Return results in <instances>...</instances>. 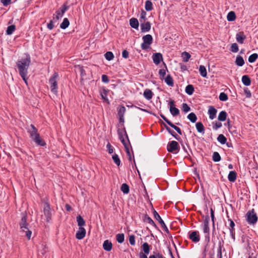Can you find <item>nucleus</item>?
<instances>
[{
    "mask_svg": "<svg viewBox=\"0 0 258 258\" xmlns=\"http://www.w3.org/2000/svg\"><path fill=\"white\" fill-rule=\"evenodd\" d=\"M217 112V109L213 106H211V120L216 117Z\"/></svg>",
    "mask_w": 258,
    "mask_h": 258,
    "instance_id": "nucleus-41",
    "label": "nucleus"
},
{
    "mask_svg": "<svg viewBox=\"0 0 258 258\" xmlns=\"http://www.w3.org/2000/svg\"><path fill=\"white\" fill-rule=\"evenodd\" d=\"M107 91L106 90H104L101 93V96L102 99L107 103H109V101L107 98Z\"/></svg>",
    "mask_w": 258,
    "mask_h": 258,
    "instance_id": "nucleus-46",
    "label": "nucleus"
},
{
    "mask_svg": "<svg viewBox=\"0 0 258 258\" xmlns=\"http://www.w3.org/2000/svg\"><path fill=\"white\" fill-rule=\"evenodd\" d=\"M187 118L192 122H195L197 119L196 114L193 112H191L188 115Z\"/></svg>",
    "mask_w": 258,
    "mask_h": 258,
    "instance_id": "nucleus-38",
    "label": "nucleus"
},
{
    "mask_svg": "<svg viewBox=\"0 0 258 258\" xmlns=\"http://www.w3.org/2000/svg\"><path fill=\"white\" fill-rule=\"evenodd\" d=\"M246 38V37L243 32L237 33L236 34V40L237 42L240 44H243Z\"/></svg>",
    "mask_w": 258,
    "mask_h": 258,
    "instance_id": "nucleus-17",
    "label": "nucleus"
},
{
    "mask_svg": "<svg viewBox=\"0 0 258 258\" xmlns=\"http://www.w3.org/2000/svg\"><path fill=\"white\" fill-rule=\"evenodd\" d=\"M105 57L108 60H112L114 57V55L111 51H108L105 54Z\"/></svg>",
    "mask_w": 258,
    "mask_h": 258,
    "instance_id": "nucleus-48",
    "label": "nucleus"
},
{
    "mask_svg": "<svg viewBox=\"0 0 258 258\" xmlns=\"http://www.w3.org/2000/svg\"><path fill=\"white\" fill-rule=\"evenodd\" d=\"M194 91L193 86L191 85H188L186 87L185 92L188 95H191Z\"/></svg>",
    "mask_w": 258,
    "mask_h": 258,
    "instance_id": "nucleus-39",
    "label": "nucleus"
},
{
    "mask_svg": "<svg viewBox=\"0 0 258 258\" xmlns=\"http://www.w3.org/2000/svg\"><path fill=\"white\" fill-rule=\"evenodd\" d=\"M77 221L79 227H82L85 224V221L80 215L77 217Z\"/></svg>",
    "mask_w": 258,
    "mask_h": 258,
    "instance_id": "nucleus-32",
    "label": "nucleus"
},
{
    "mask_svg": "<svg viewBox=\"0 0 258 258\" xmlns=\"http://www.w3.org/2000/svg\"><path fill=\"white\" fill-rule=\"evenodd\" d=\"M237 174L234 171H231L229 172L228 175V179L230 182H234L236 179Z\"/></svg>",
    "mask_w": 258,
    "mask_h": 258,
    "instance_id": "nucleus-22",
    "label": "nucleus"
},
{
    "mask_svg": "<svg viewBox=\"0 0 258 258\" xmlns=\"http://www.w3.org/2000/svg\"><path fill=\"white\" fill-rule=\"evenodd\" d=\"M86 230L83 227H79L76 233V238L78 239H82L86 235Z\"/></svg>",
    "mask_w": 258,
    "mask_h": 258,
    "instance_id": "nucleus-16",
    "label": "nucleus"
},
{
    "mask_svg": "<svg viewBox=\"0 0 258 258\" xmlns=\"http://www.w3.org/2000/svg\"><path fill=\"white\" fill-rule=\"evenodd\" d=\"M121 190L124 194H127L129 192L130 188L128 185L126 183H123L121 186Z\"/></svg>",
    "mask_w": 258,
    "mask_h": 258,
    "instance_id": "nucleus-34",
    "label": "nucleus"
},
{
    "mask_svg": "<svg viewBox=\"0 0 258 258\" xmlns=\"http://www.w3.org/2000/svg\"><path fill=\"white\" fill-rule=\"evenodd\" d=\"M76 68L78 69L79 71L81 73V75L82 77H83L85 75V71L82 67L78 66L76 67Z\"/></svg>",
    "mask_w": 258,
    "mask_h": 258,
    "instance_id": "nucleus-58",
    "label": "nucleus"
},
{
    "mask_svg": "<svg viewBox=\"0 0 258 258\" xmlns=\"http://www.w3.org/2000/svg\"><path fill=\"white\" fill-rule=\"evenodd\" d=\"M227 113L225 111H221L219 114L218 119L220 121H224L226 119Z\"/></svg>",
    "mask_w": 258,
    "mask_h": 258,
    "instance_id": "nucleus-27",
    "label": "nucleus"
},
{
    "mask_svg": "<svg viewBox=\"0 0 258 258\" xmlns=\"http://www.w3.org/2000/svg\"><path fill=\"white\" fill-rule=\"evenodd\" d=\"M169 125L170 126H171L172 128H173L175 131H177V132L180 135L181 134V131L180 130V129L176 126V125H174L171 122H169Z\"/></svg>",
    "mask_w": 258,
    "mask_h": 258,
    "instance_id": "nucleus-55",
    "label": "nucleus"
},
{
    "mask_svg": "<svg viewBox=\"0 0 258 258\" xmlns=\"http://www.w3.org/2000/svg\"><path fill=\"white\" fill-rule=\"evenodd\" d=\"M107 149H108V152L110 153V154H112L113 152V148L112 147V146H111V145L110 144H108L107 145Z\"/></svg>",
    "mask_w": 258,
    "mask_h": 258,
    "instance_id": "nucleus-62",
    "label": "nucleus"
},
{
    "mask_svg": "<svg viewBox=\"0 0 258 258\" xmlns=\"http://www.w3.org/2000/svg\"><path fill=\"white\" fill-rule=\"evenodd\" d=\"M58 74L55 73L53 76L49 79V83H50L51 91L55 94H56L57 91V81L56 78L58 77Z\"/></svg>",
    "mask_w": 258,
    "mask_h": 258,
    "instance_id": "nucleus-9",
    "label": "nucleus"
},
{
    "mask_svg": "<svg viewBox=\"0 0 258 258\" xmlns=\"http://www.w3.org/2000/svg\"><path fill=\"white\" fill-rule=\"evenodd\" d=\"M70 25V22L68 18H64L60 24V27L62 29H66Z\"/></svg>",
    "mask_w": 258,
    "mask_h": 258,
    "instance_id": "nucleus-29",
    "label": "nucleus"
},
{
    "mask_svg": "<svg viewBox=\"0 0 258 258\" xmlns=\"http://www.w3.org/2000/svg\"><path fill=\"white\" fill-rule=\"evenodd\" d=\"M143 43L141 45L143 49H147L150 48V45L153 41L152 36L150 34H147L143 37Z\"/></svg>",
    "mask_w": 258,
    "mask_h": 258,
    "instance_id": "nucleus-7",
    "label": "nucleus"
},
{
    "mask_svg": "<svg viewBox=\"0 0 258 258\" xmlns=\"http://www.w3.org/2000/svg\"><path fill=\"white\" fill-rule=\"evenodd\" d=\"M236 19V15L234 12L230 11L228 13L227 19L228 21H233Z\"/></svg>",
    "mask_w": 258,
    "mask_h": 258,
    "instance_id": "nucleus-28",
    "label": "nucleus"
},
{
    "mask_svg": "<svg viewBox=\"0 0 258 258\" xmlns=\"http://www.w3.org/2000/svg\"><path fill=\"white\" fill-rule=\"evenodd\" d=\"M11 0H1V3L5 6H6L11 3Z\"/></svg>",
    "mask_w": 258,
    "mask_h": 258,
    "instance_id": "nucleus-63",
    "label": "nucleus"
},
{
    "mask_svg": "<svg viewBox=\"0 0 258 258\" xmlns=\"http://www.w3.org/2000/svg\"><path fill=\"white\" fill-rule=\"evenodd\" d=\"M152 92L149 89H146L144 92V97L148 100H149L152 97Z\"/></svg>",
    "mask_w": 258,
    "mask_h": 258,
    "instance_id": "nucleus-30",
    "label": "nucleus"
},
{
    "mask_svg": "<svg viewBox=\"0 0 258 258\" xmlns=\"http://www.w3.org/2000/svg\"><path fill=\"white\" fill-rule=\"evenodd\" d=\"M16 27L14 25L9 26L7 29L6 33L8 35H11L15 30Z\"/></svg>",
    "mask_w": 258,
    "mask_h": 258,
    "instance_id": "nucleus-44",
    "label": "nucleus"
},
{
    "mask_svg": "<svg viewBox=\"0 0 258 258\" xmlns=\"http://www.w3.org/2000/svg\"><path fill=\"white\" fill-rule=\"evenodd\" d=\"M165 81L166 83L170 86H172L173 85V79L169 75L167 76L165 78Z\"/></svg>",
    "mask_w": 258,
    "mask_h": 258,
    "instance_id": "nucleus-42",
    "label": "nucleus"
},
{
    "mask_svg": "<svg viewBox=\"0 0 258 258\" xmlns=\"http://www.w3.org/2000/svg\"><path fill=\"white\" fill-rule=\"evenodd\" d=\"M112 244L108 240H106L104 241L103 244V248L105 250L109 251L111 250Z\"/></svg>",
    "mask_w": 258,
    "mask_h": 258,
    "instance_id": "nucleus-20",
    "label": "nucleus"
},
{
    "mask_svg": "<svg viewBox=\"0 0 258 258\" xmlns=\"http://www.w3.org/2000/svg\"><path fill=\"white\" fill-rule=\"evenodd\" d=\"M142 248L145 254H149L150 252V246L148 243L145 242L142 245Z\"/></svg>",
    "mask_w": 258,
    "mask_h": 258,
    "instance_id": "nucleus-35",
    "label": "nucleus"
},
{
    "mask_svg": "<svg viewBox=\"0 0 258 258\" xmlns=\"http://www.w3.org/2000/svg\"><path fill=\"white\" fill-rule=\"evenodd\" d=\"M228 124V130H229V131L231 133V134H236V131L234 129V127H232L230 124V122H229V120L228 119V121L227 123H225V125L226 124Z\"/></svg>",
    "mask_w": 258,
    "mask_h": 258,
    "instance_id": "nucleus-51",
    "label": "nucleus"
},
{
    "mask_svg": "<svg viewBox=\"0 0 258 258\" xmlns=\"http://www.w3.org/2000/svg\"><path fill=\"white\" fill-rule=\"evenodd\" d=\"M178 146V144L176 141H172L167 146V150L169 152L176 151Z\"/></svg>",
    "mask_w": 258,
    "mask_h": 258,
    "instance_id": "nucleus-19",
    "label": "nucleus"
},
{
    "mask_svg": "<svg viewBox=\"0 0 258 258\" xmlns=\"http://www.w3.org/2000/svg\"><path fill=\"white\" fill-rule=\"evenodd\" d=\"M245 219L250 225H254L257 223L258 217L253 209L247 211L245 214Z\"/></svg>",
    "mask_w": 258,
    "mask_h": 258,
    "instance_id": "nucleus-5",
    "label": "nucleus"
},
{
    "mask_svg": "<svg viewBox=\"0 0 258 258\" xmlns=\"http://www.w3.org/2000/svg\"><path fill=\"white\" fill-rule=\"evenodd\" d=\"M118 115L119 117L120 122H124V114L125 112V108L124 106H120L117 108Z\"/></svg>",
    "mask_w": 258,
    "mask_h": 258,
    "instance_id": "nucleus-14",
    "label": "nucleus"
},
{
    "mask_svg": "<svg viewBox=\"0 0 258 258\" xmlns=\"http://www.w3.org/2000/svg\"><path fill=\"white\" fill-rule=\"evenodd\" d=\"M238 50H239L238 46V45L237 44V43H232L231 46V47H230V50L232 52L235 53V52H237L238 51Z\"/></svg>",
    "mask_w": 258,
    "mask_h": 258,
    "instance_id": "nucleus-50",
    "label": "nucleus"
},
{
    "mask_svg": "<svg viewBox=\"0 0 258 258\" xmlns=\"http://www.w3.org/2000/svg\"><path fill=\"white\" fill-rule=\"evenodd\" d=\"M153 214H154V218L159 221V222L160 223L162 227L163 228V229H164V230L167 233H169V230L168 229V228L167 227V226H166L165 224L164 223V221H163V220L161 219V217L160 216V215L158 214V213L156 211H154L153 212Z\"/></svg>",
    "mask_w": 258,
    "mask_h": 258,
    "instance_id": "nucleus-10",
    "label": "nucleus"
},
{
    "mask_svg": "<svg viewBox=\"0 0 258 258\" xmlns=\"http://www.w3.org/2000/svg\"><path fill=\"white\" fill-rule=\"evenodd\" d=\"M204 213V214H203L202 216L203 223L201 225V227L203 230L204 233L205 234L206 241H207V244L205 246L204 251V254L205 255H206L207 252L209 251L208 242L209 241V218L207 209L205 210Z\"/></svg>",
    "mask_w": 258,
    "mask_h": 258,
    "instance_id": "nucleus-2",
    "label": "nucleus"
},
{
    "mask_svg": "<svg viewBox=\"0 0 258 258\" xmlns=\"http://www.w3.org/2000/svg\"><path fill=\"white\" fill-rule=\"evenodd\" d=\"M30 62V57L28 55L25 58H22L17 62V67L19 73L26 84H27L26 77L28 74V69Z\"/></svg>",
    "mask_w": 258,
    "mask_h": 258,
    "instance_id": "nucleus-1",
    "label": "nucleus"
},
{
    "mask_svg": "<svg viewBox=\"0 0 258 258\" xmlns=\"http://www.w3.org/2000/svg\"><path fill=\"white\" fill-rule=\"evenodd\" d=\"M144 221L145 222L148 223L150 225L155 226V224L153 220L149 216L146 215L144 217Z\"/></svg>",
    "mask_w": 258,
    "mask_h": 258,
    "instance_id": "nucleus-43",
    "label": "nucleus"
},
{
    "mask_svg": "<svg viewBox=\"0 0 258 258\" xmlns=\"http://www.w3.org/2000/svg\"><path fill=\"white\" fill-rule=\"evenodd\" d=\"M56 22L54 21V20H51L50 22L47 24V28L50 29V30H51L53 29V23H56Z\"/></svg>",
    "mask_w": 258,
    "mask_h": 258,
    "instance_id": "nucleus-61",
    "label": "nucleus"
},
{
    "mask_svg": "<svg viewBox=\"0 0 258 258\" xmlns=\"http://www.w3.org/2000/svg\"><path fill=\"white\" fill-rule=\"evenodd\" d=\"M169 105L170 111L172 115L173 116L177 115L179 113V110L174 106V102L173 100L169 102Z\"/></svg>",
    "mask_w": 258,
    "mask_h": 258,
    "instance_id": "nucleus-13",
    "label": "nucleus"
},
{
    "mask_svg": "<svg viewBox=\"0 0 258 258\" xmlns=\"http://www.w3.org/2000/svg\"><path fill=\"white\" fill-rule=\"evenodd\" d=\"M28 132L30 135L32 139L38 145L43 146L45 145V142L42 140L39 134L37 132V130L34 125H30V128H29Z\"/></svg>",
    "mask_w": 258,
    "mask_h": 258,
    "instance_id": "nucleus-3",
    "label": "nucleus"
},
{
    "mask_svg": "<svg viewBox=\"0 0 258 258\" xmlns=\"http://www.w3.org/2000/svg\"><path fill=\"white\" fill-rule=\"evenodd\" d=\"M119 139L124 146V148H125V151L126 152L127 156L128 158V160L129 161H132V157L131 153L130 152V145H128L127 143L125 142L124 139L123 138V137L122 136H120Z\"/></svg>",
    "mask_w": 258,
    "mask_h": 258,
    "instance_id": "nucleus-11",
    "label": "nucleus"
},
{
    "mask_svg": "<svg viewBox=\"0 0 258 258\" xmlns=\"http://www.w3.org/2000/svg\"><path fill=\"white\" fill-rule=\"evenodd\" d=\"M43 213L45 220L47 222H49L51 219L52 211L50 209L49 205L47 203H45L44 204Z\"/></svg>",
    "mask_w": 258,
    "mask_h": 258,
    "instance_id": "nucleus-8",
    "label": "nucleus"
},
{
    "mask_svg": "<svg viewBox=\"0 0 258 258\" xmlns=\"http://www.w3.org/2000/svg\"><path fill=\"white\" fill-rule=\"evenodd\" d=\"M213 161H220L221 160V156L220 154L217 152H214L213 155Z\"/></svg>",
    "mask_w": 258,
    "mask_h": 258,
    "instance_id": "nucleus-49",
    "label": "nucleus"
},
{
    "mask_svg": "<svg viewBox=\"0 0 258 258\" xmlns=\"http://www.w3.org/2000/svg\"><path fill=\"white\" fill-rule=\"evenodd\" d=\"M228 221L229 222V229L230 231V234L233 240L234 241L235 240V223L234 221L231 219H228Z\"/></svg>",
    "mask_w": 258,
    "mask_h": 258,
    "instance_id": "nucleus-12",
    "label": "nucleus"
},
{
    "mask_svg": "<svg viewBox=\"0 0 258 258\" xmlns=\"http://www.w3.org/2000/svg\"><path fill=\"white\" fill-rule=\"evenodd\" d=\"M244 92L246 98H250L251 96L250 91L247 88H244Z\"/></svg>",
    "mask_w": 258,
    "mask_h": 258,
    "instance_id": "nucleus-57",
    "label": "nucleus"
},
{
    "mask_svg": "<svg viewBox=\"0 0 258 258\" xmlns=\"http://www.w3.org/2000/svg\"><path fill=\"white\" fill-rule=\"evenodd\" d=\"M141 26L142 31L143 32H148L151 29V25L149 22H147L144 24H142Z\"/></svg>",
    "mask_w": 258,
    "mask_h": 258,
    "instance_id": "nucleus-24",
    "label": "nucleus"
},
{
    "mask_svg": "<svg viewBox=\"0 0 258 258\" xmlns=\"http://www.w3.org/2000/svg\"><path fill=\"white\" fill-rule=\"evenodd\" d=\"M28 224L27 222V217L25 215H23L22 217L21 221L20 223V229L22 232L25 233V236L28 239H30L31 236L32 232L28 228Z\"/></svg>",
    "mask_w": 258,
    "mask_h": 258,
    "instance_id": "nucleus-4",
    "label": "nucleus"
},
{
    "mask_svg": "<svg viewBox=\"0 0 258 258\" xmlns=\"http://www.w3.org/2000/svg\"><path fill=\"white\" fill-rule=\"evenodd\" d=\"M220 100L222 101H226L228 100V95L224 92H221L219 96Z\"/></svg>",
    "mask_w": 258,
    "mask_h": 258,
    "instance_id": "nucleus-45",
    "label": "nucleus"
},
{
    "mask_svg": "<svg viewBox=\"0 0 258 258\" xmlns=\"http://www.w3.org/2000/svg\"><path fill=\"white\" fill-rule=\"evenodd\" d=\"M199 71L202 76H203V77H205L207 76V71L204 66H200L199 68Z\"/></svg>",
    "mask_w": 258,
    "mask_h": 258,
    "instance_id": "nucleus-37",
    "label": "nucleus"
},
{
    "mask_svg": "<svg viewBox=\"0 0 258 258\" xmlns=\"http://www.w3.org/2000/svg\"><path fill=\"white\" fill-rule=\"evenodd\" d=\"M241 81L243 85L246 86H248L251 84V80L248 75H244L242 77Z\"/></svg>",
    "mask_w": 258,
    "mask_h": 258,
    "instance_id": "nucleus-21",
    "label": "nucleus"
},
{
    "mask_svg": "<svg viewBox=\"0 0 258 258\" xmlns=\"http://www.w3.org/2000/svg\"><path fill=\"white\" fill-rule=\"evenodd\" d=\"M130 24L132 27L137 29L139 27V22L136 18H132L130 20Z\"/></svg>",
    "mask_w": 258,
    "mask_h": 258,
    "instance_id": "nucleus-26",
    "label": "nucleus"
},
{
    "mask_svg": "<svg viewBox=\"0 0 258 258\" xmlns=\"http://www.w3.org/2000/svg\"><path fill=\"white\" fill-rule=\"evenodd\" d=\"M69 9V6L66 5H63L60 8V10H57L55 14L53 15V20L56 22L60 19L61 18L66 12V11Z\"/></svg>",
    "mask_w": 258,
    "mask_h": 258,
    "instance_id": "nucleus-6",
    "label": "nucleus"
},
{
    "mask_svg": "<svg viewBox=\"0 0 258 258\" xmlns=\"http://www.w3.org/2000/svg\"><path fill=\"white\" fill-rule=\"evenodd\" d=\"M258 58V54L257 53H253L251 54L248 58V60L250 63L254 62Z\"/></svg>",
    "mask_w": 258,
    "mask_h": 258,
    "instance_id": "nucleus-33",
    "label": "nucleus"
},
{
    "mask_svg": "<svg viewBox=\"0 0 258 258\" xmlns=\"http://www.w3.org/2000/svg\"><path fill=\"white\" fill-rule=\"evenodd\" d=\"M212 125L214 130H217L222 126V123L219 121H213L212 122Z\"/></svg>",
    "mask_w": 258,
    "mask_h": 258,
    "instance_id": "nucleus-40",
    "label": "nucleus"
},
{
    "mask_svg": "<svg viewBox=\"0 0 258 258\" xmlns=\"http://www.w3.org/2000/svg\"><path fill=\"white\" fill-rule=\"evenodd\" d=\"M129 242L130 244L132 245H134L135 244V237L134 235H132L130 236Z\"/></svg>",
    "mask_w": 258,
    "mask_h": 258,
    "instance_id": "nucleus-60",
    "label": "nucleus"
},
{
    "mask_svg": "<svg viewBox=\"0 0 258 258\" xmlns=\"http://www.w3.org/2000/svg\"><path fill=\"white\" fill-rule=\"evenodd\" d=\"M159 74L160 75V77L161 79H163L164 76L166 75V71L164 69H161L159 70Z\"/></svg>",
    "mask_w": 258,
    "mask_h": 258,
    "instance_id": "nucleus-59",
    "label": "nucleus"
},
{
    "mask_svg": "<svg viewBox=\"0 0 258 258\" xmlns=\"http://www.w3.org/2000/svg\"><path fill=\"white\" fill-rule=\"evenodd\" d=\"M116 237V240L118 242L121 243L123 242L124 239V236L123 234H117Z\"/></svg>",
    "mask_w": 258,
    "mask_h": 258,
    "instance_id": "nucleus-47",
    "label": "nucleus"
},
{
    "mask_svg": "<svg viewBox=\"0 0 258 258\" xmlns=\"http://www.w3.org/2000/svg\"><path fill=\"white\" fill-rule=\"evenodd\" d=\"M149 258H165L163 254L158 251H154Z\"/></svg>",
    "mask_w": 258,
    "mask_h": 258,
    "instance_id": "nucleus-25",
    "label": "nucleus"
},
{
    "mask_svg": "<svg viewBox=\"0 0 258 258\" xmlns=\"http://www.w3.org/2000/svg\"><path fill=\"white\" fill-rule=\"evenodd\" d=\"M102 80L103 82H105V83H108L109 82V80L108 79L107 76L105 75H102Z\"/></svg>",
    "mask_w": 258,
    "mask_h": 258,
    "instance_id": "nucleus-64",
    "label": "nucleus"
},
{
    "mask_svg": "<svg viewBox=\"0 0 258 258\" xmlns=\"http://www.w3.org/2000/svg\"><path fill=\"white\" fill-rule=\"evenodd\" d=\"M145 9L147 11H151L153 9V4L150 1H147L145 3Z\"/></svg>",
    "mask_w": 258,
    "mask_h": 258,
    "instance_id": "nucleus-36",
    "label": "nucleus"
},
{
    "mask_svg": "<svg viewBox=\"0 0 258 258\" xmlns=\"http://www.w3.org/2000/svg\"><path fill=\"white\" fill-rule=\"evenodd\" d=\"M211 220L213 222V233H214L215 231V221H214V211H213L212 209H211Z\"/></svg>",
    "mask_w": 258,
    "mask_h": 258,
    "instance_id": "nucleus-53",
    "label": "nucleus"
},
{
    "mask_svg": "<svg viewBox=\"0 0 258 258\" xmlns=\"http://www.w3.org/2000/svg\"><path fill=\"white\" fill-rule=\"evenodd\" d=\"M196 126L197 130H198V131L199 132L201 133L204 131V126L201 122H197L196 123Z\"/></svg>",
    "mask_w": 258,
    "mask_h": 258,
    "instance_id": "nucleus-52",
    "label": "nucleus"
},
{
    "mask_svg": "<svg viewBox=\"0 0 258 258\" xmlns=\"http://www.w3.org/2000/svg\"><path fill=\"white\" fill-rule=\"evenodd\" d=\"M235 62L237 66L242 67L244 64V60L241 56L237 55L236 58Z\"/></svg>",
    "mask_w": 258,
    "mask_h": 258,
    "instance_id": "nucleus-23",
    "label": "nucleus"
},
{
    "mask_svg": "<svg viewBox=\"0 0 258 258\" xmlns=\"http://www.w3.org/2000/svg\"><path fill=\"white\" fill-rule=\"evenodd\" d=\"M218 141L221 144L224 145L226 143L227 138L222 134H220L217 138Z\"/></svg>",
    "mask_w": 258,
    "mask_h": 258,
    "instance_id": "nucleus-31",
    "label": "nucleus"
},
{
    "mask_svg": "<svg viewBox=\"0 0 258 258\" xmlns=\"http://www.w3.org/2000/svg\"><path fill=\"white\" fill-rule=\"evenodd\" d=\"M153 62L156 64H158L163 59L162 55L160 53H154L152 56Z\"/></svg>",
    "mask_w": 258,
    "mask_h": 258,
    "instance_id": "nucleus-18",
    "label": "nucleus"
},
{
    "mask_svg": "<svg viewBox=\"0 0 258 258\" xmlns=\"http://www.w3.org/2000/svg\"><path fill=\"white\" fill-rule=\"evenodd\" d=\"M189 237L194 242H198L200 241V235L197 231L190 232Z\"/></svg>",
    "mask_w": 258,
    "mask_h": 258,
    "instance_id": "nucleus-15",
    "label": "nucleus"
},
{
    "mask_svg": "<svg viewBox=\"0 0 258 258\" xmlns=\"http://www.w3.org/2000/svg\"><path fill=\"white\" fill-rule=\"evenodd\" d=\"M182 56L183 57V60L186 62L190 58V55L188 52H184L182 54Z\"/></svg>",
    "mask_w": 258,
    "mask_h": 258,
    "instance_id": "nucleus-54",
    "label": "nucleus"
},
{
    "mask_svg": "<svg viewBox=\"0 0 258 258\" xmlns=\"http://www.w3.org/2000/svg\"><path fill=\"white\" fill-rule=\"evenodd\" d=\"M182 109L183 110V111L185 112H188L189 111H190V107L187 105V104L186 103H183L182 104Z\"/></svg>",
    "mask_w": 258,
    "mask_h": 258,
    "instance_id": "nucleus-56",
    "label": "nucleus"
}]
</instances>
